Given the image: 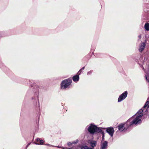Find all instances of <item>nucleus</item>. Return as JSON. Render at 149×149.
<instances>
[{
	"label": "nucleus",
	"instance_id": "f257e3e1",
	"mask_svg": "<svg viewBox=\"0 0 149 149\" xmlns=\"http://www.w3.org/2000/svg\"><path fill=\"white\" fill-rule=\"evenodd\" d=\"M142 116V114L139 116H136V114H135L126 122L127 127H130L133 124L137 125L141 123V119Z\"/></svg>",
	"mask_w": 149,
	"mask_h": 149
},
{
	"label": "nucleus",
	"instance_id": "f03ea898",
	"mask_svg": "<svg viewBox=\"0 0 149 149\" xmlns=\"http://www.w3.org/2000/svg\"><path fill=\"white\" fill-rule=\"evenodd\" d=\"M87 130L90 134H94L96 132H99L101 129L96 125L91 124L88 126Z\"/></svg>",
	"mask_w": 149,
	"mask_h": 149
},
{
	"label": "nucleus",
	"instance_id": "7ed1b4c3",
	"mask_svg": "<svg viewBox=\"0 0 149 149\" xmlns=\"http://www.w3.org/2000/svg\"><path fill=\"white\" fill-rule=\"evenodd\" d=\"M71 83L72 80L70 78L64 80L61 83V87L62 89L69 88Z\"/></svg>",
	"mask_w": 149,
	"mask_h": 149
},
{
	"label": "nucleus",
	"instance_id": "20e7f679",
	"mask_svg": "<svg viewBox=\"0 0 149 149\" xmlns=\"http://www.w3.org/2000/svg\"><path fill=\"white\" fill-rule=\"evenodd\" d=\"M127 93V91H125L120 95L118 99V102H120L124 100L126 97Z\"/></svg>",
	"mask_w": 149,
	"mask_h": 149
},
{
	"label": "nucleus",
	"instance_id": "39448f33",
	"mask_svg": "<svg viewBox=\"0 0 149 149\" xmlns=\"http://www.w3.org/2000/svg\"><path fill=\"white\" fill-rule=\"evenodd\" d=\"M127 125L126 124V122L125 123H121L120 124L118 127V130L121 131H122L125 129H127L130 127H127Z\"/></svg>",
	"mask_w": 149,
	"mask_h": 149
},
{
	"label": "nucleus",
	"instance_id": "423d86ee",
	"mask_svg": "<svg viewBox=\"0 0 149 149\" xmlns=\"http://www.w3.org/2000/svg\"><path fill=\"white\" fill-rule=\"evenodd\" d=\"M106 129L107 132L111 136H112L114 132L113 128L112 127H108L106 128Z\"/></svg>",
	"mask_w": 149,
	"mask_h": 149
},
{
	"label": "nucleus",
	"instance_id": "0eeeda50",
	"mask_svg": "<svg viewBox=\"0 0 149 149\" xmlns=\"http://www.w3.org/2000/svg\"><path fill=\"white\" fill-rule=\"evenodd\" d=\"M108 146V142L105 141H102L100 145V149H106Z\"/></svg>",
	"mask_w": 149,
	"mask_h": 149
},
{
	"label": "nucleus",
	"instance_id": "6e6552de",
	"mask_svg": "<svg viewBox=\"0 0 149 149\" xmlns=\"http://www.w3.org/2000/svg\"><path fill=\"white\" fill-rule=\"evenodd\" d=\"M88 143L90 144L92 147L94 148L96 145L97 141H95L90 140H88Z\"/></svg>",
	"mask_w": 149,
	"mask_h": 149
},
{
	"label": "nucleus",
	"instance_id": "1a4fd4ad",
	"mask_svg": "<svg viewBox=\"0 0 149 149\" xmlns=\"http://www.w3.org/2000/svg\"><path fill=\"white\" fill-rule=\"evenodd\" d=\"M145 46L146 45L144 43L142 42L141 43L139 47V51L140 52H142L145 48Z\"/></svg>",
	"mask_w": 149,
	"mask_h": 149
},
{
	"label": "nucleus",
	"instance_id": "9d476101",
	"mask_svg": "<svg viewBox=\"0 0 149 149\" xmlns=\"http://www.w3.org/2000/svg\"><path fill=\"white\" fill-rule=\"evenodd\" d=\"M144 27L146 31H149V23L148 22L146 23L144 26Z\"/></svg>",
	"mask_w": 149,
	"mask_h": 149
},
{
	"label": "nucleus",
	"instance_id": "9b49d317",
	"mask_svg": "<svg viewBox=\"0 0 149 149\" xmlns=\"http://www.w3.org/2000/svg\"><path fill=\"white\" fill-rule=\"evenodd\" d=\"M79 79V77L78 75H76L74 76L73 77V80L74 81L76 82L78 81Z\"/></svg>",
	"mask_w": 149,
	"mask_h": 149
},
{
	"label": "nucleus",
	"instance_id": "f8f14e48",
	"mask_svg": "<svg viewBox=\"0 0 149 149\" xmlns=\"http://www.w3.org/2000/svg\"><path fill=\"white\" fill-rule=\"evenodd\" d=\"M78 141H79L78 140V139H77L76 140H75V141H73L71 142H68L67 143V144L68 146H70L73 144L77 143L78 142Z\"/></svg>",
	"mask_w": 149,
	"mask_h": 149
},
{
	"label": "nucleus",
	"instance_id": "ddd939ff",
	"mask_svg": "<svg viewBox=\"0 0 149 149\" xmlns=\"http://www.w3.org/2000/svg\"><path fill=\"white\" fill-rule=\"evenodd\" d=\"M99 132L102 135V141H104V131L101 130L100 131V132Z\"/></svg>",
	"mask_w": 149,
	"mask_h": 149
},
{
	"label": "nucleus",
	"instance_id": "4468645a",
	"mask_svg": "<svg viewBox=\"0 0 149 149\" xmlns=\"http://www.w3.org/2000/svg\"><path fill=\"white\" fill-rule=\"evenodd\" d=\"M143 109H140L137 112V113L135 114H136V116H139L143 112Z\"/></svg>",
	"mask_w": 149,
	"mask_h": 149
},
{
	"label": "nucleus",
	"instance_id": "2eb2a0df",
	"mask_svg": "<svg viewBox=\"0 0 149 149\" xmlns=\"http://www.w3.org/2000/svg\"><path fill=\"white\" fill-rule=\"evenodd\" d=\"M80 148L81 149H89V147L86 146H82Z\"/></svg>",
	"mask_w": 149,
	"mask_h": 149
},
{
	"label": "nucleus",
	"instance_id": "dca6fc26",
	"mask_svg": "<svg viewBox=\"0 0 149 149\" xmlns=\"http://www.w3.org/2000/svg\"><path fill=\"white\" fill-rule=\"evenodd\" d=\"M40 145H42L43 144V142H44V141H43L42 140H40Z\"/></svg>",
	"mask_w": 149,
	"mask_h": 149
},
{
	"label": "nucleus",
	"instance_id": "f3484780",
	"mask_svg": "<svg viewBox=\"0 0 149 149\" xmlns=\"http://www.w3.org/2000/svg\"><path fill=\"white\" fill-rule=\"evenodd\" d=\"M54 147H58V148H62V149H64L65 148L64 147H61V146H54Z\"/></svg>",
	"mask_w": 149,
	"mask_h": 149
},
{
	"label": "nucleus",
	"instance_id": "a211bd4d",
	"mask_svg": "<svg viewBox=\"0 0 149 149\" xmlns=\"http://www.w3.org/2000/svg\"><path fill=\"white\" fill-rule=\"evenodd\" d=\"M92 72V71H90L89 72H88L87 73V75H89L91 74V73Z\"/></svg>",
	"mask_w": 149,
	"mask_h": 149
},
{
	"label": "nucleus",
	"instance_id": "6ab92c4d",
	"mask_svg": "<svg viewBox=\"0 0 149 149\" xmlns=\"http://www.w3.org/2000/svg\"><path fill=\"white\" fill-rule=\"evenodd\" d=\"M45 145H46L47 146H51V147H54V146H53V145H51L49 144H45Z\"/></svg>",
	"mask_w": 149,
	"mask_h": 149
},
{
	"label": "nucleus",
	"instance_id": "aec40b11",
	"mask_svg": "<svg viewBox=\"0 0 149 149\" xmlns=\"http://www.w3.org/2000/svg\"><path fill=\"white\" fill-rule=\"evenodd\" d=\"M81 70L80 69L79 71V72H78V74H79V75H80L81 73Z\"/></svg>",
	"mask_w": 149,
	"mask_h": 149
},
{
	"label": "nucleus",
	"instance_id": "412c9836",
	"mask_svg": "<svg viewBox=\"0 0 149 149\" xmlns=\"http://www.w3.org/2000/svg\"><path fill=\"white\" fill-rule=\"evenodd\" d=\"M40 139L39 138H37V139H36V141L37 142H39V141H40Z\"/></svg>",
	"mask_w": 149,
	"mask_h": 149
},
{
	"label": "nucleus",
	"instance_id": "4be33fe9",
	"mask_svg": "<svg viewBox=\"0 0 149 149\" xmlns=\"http://www.w3.org/2000/svg\"><path fill=\"white\" fill-rule=\"evenodd\" d=\"M138 37L139 38V39H140L141 38V36L139 35L138 36Z\"/></svg>",
	"mask_w": 149,
	"mask_h": 149
},
{
	"label": "nucleus",
	"instance_id": "5701e85b",
	"mask_svg": "<svg viewBox=\"0 0 149 149\" xmlns=\"http://www.w3.org/2000/svg\"><path fill=\"white\" fill-rule=\"evenodd\" d=\"M65 148L64 149H72V148H68L67 147H64Z\"/></svg>",
	"mask_w": 149,
	"mask_h": 149
},
{
	"label": "nucleus",
	"instance_id": "b1692460",
	"mask_svg": "<svg viewBox=\"0 0 149 149\" xmlns=\"http://www.w3.org/2000/svg\"><path fill=\"white\" fill-rule=\"evenodd\" d=\"M84 68H85V67H84L83 68H82L81 69V70H84Z\"/></svg>",
	"mask_w": 149,
	"mask_h": 149
},
{
	"label": "nucleus",
	"instance_id": "393cba45",
	"mask_svg": "<svg viewBox=\"0 0 149 149\" xmlns=\"http://www.w3.org/2000/svg\"><path fill=\"white\" fill-rule=\"evenodd\" d=\"M30 144V143H29L27 146L26 147H28Z\"/></svg>",
	"mask_w": 149,
	"mask_h": 149
},
{
	"label": "nucleus",
	"instance_id": "a878e982",
	"mask_svg": "<svg viewBox=\"0 0 149 149\" xmlns=\"http://www.w3.org/2000/svg\"><path fill=\"white\" fill-rule=\"evenodd\" d=\"M142 69H143V70H145L144 68L143 67H142Z\"/></svg>",
	"mask_w": 149,
	"mask_h": 149
},
{
	"label": "nucleus",
	"instance_id": "bb28decb",
	"mask_svg": "<svg viewBox=\"0 0 149 149\" xmlns=\"http://www.w3.org/2000/svg\"><path fill=\"white\" fill-rule=\"evenodd\" d=\"M35 144H37V145H38V144H39L38 143H35Z\"/></svg>",
	"mask_w": 149,
	"mask_h": 149
},
{
	"label": "nucleus",
	"instance_id": "cd10ccee",
	"mask_svg": "<svg viewBox=\"0 0 149 149\" xmlns=\"http://www.w3.org/2000/svg\"><path fill=\"white\" fill-rule=\"evenodd\" d=\"M89 149H94L93 148H89Z\"/></svg>",
	"mask_w": 149,
	"mask_h": 149
},
{
	"label": "nucleus",
	"instance_id": "c85d7f7f",
	"mask_svg": "<svg viewBox=\"0 0 149 149\" xmlns=\"http://www.w3.org/2000/svg\"><path fill=\"white\" fill-rule=\"evenodd\" d=\"M77 149H78V148H77Z\"/></svg>",
	"mask_w": 149,
	"mask_h": 149
}]
</instances>
